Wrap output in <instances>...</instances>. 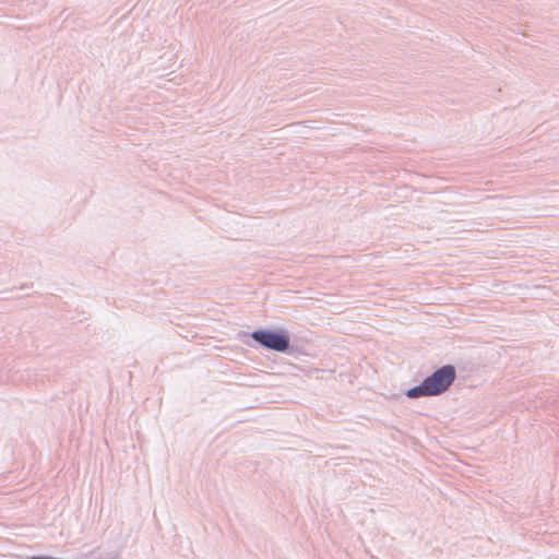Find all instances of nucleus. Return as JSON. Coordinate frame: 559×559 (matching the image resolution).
<instances>
[{"instance_id": "f257e3e1", "label": "nucleus", "mask_w": 559, "mask_h": 559, "mask_svg": "<svg viewBox=\"0 0 559 559\" xmlns=\"http://www.w3.org/2000/svg\"><path fill=\"white\" fill-rule=\"evenodd\" d=\"M455 379V370L447 365L427 377L420 385L409 389L406 395L411 399L419 396H432L443 393L449 389Z\"/></svg>"}, {"instance_id": "f03ea898", "label": "nucleus", "mask_w": 559, "mask_h": 559, "mask_svg": "<svg viewBox=\"0 0 559 559\" xmlns=\"http://www.w3.org/2000/svg\"><path fill=\"white\" fill-rule=\"evenodd\" d=\"M252 338L272 350L284 352L288 348V337L282 333L255 331L252 333Z\"/></svg>"}]
</instances>
